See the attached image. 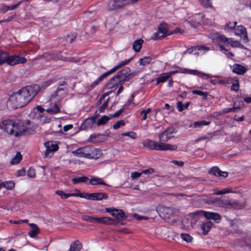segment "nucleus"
<instances>
[{
	"mask_svg": "<svg viewBox=\"0 0 251 251\" xmlns=\"http://www.w3.org/2000/svg\"><path fill=\"white\" fill-rule=\"evenodd\" d=\"M90 183L93 185L102 184L108 186V185L105 183L101 178L99 177H93L91 178L90 179Z\"/></svg>",
	"mask_w": 251,
	"mask_h": 251,
	"instance_id": "obj_35",
	"label": "nucleus"
},
{
	"mask_svg": "<svg viewBox=\"0 0 251 251\" xmlns=\"http://www.w3.org/2000/svg\"><path fill=\"white\" fill-rule=\"evenodd\" d=\"M143 145L144 147L148 148L150 150L159 151V142L156 143L153 140L146 139L143 141Z\"/></svg>",
	"mask_w": 251,
	"mask_h": 251,
	"instance_id": "obj_15",
	"label": "nucleus"
},
{
	"mask_svg": "<svg viewBox=\"0 0 251 251\" xmlns=\"http://www.w3.org/2000/svg\"><path fill=\"white\" fill-rule=\"evenodd\" d=\"M125 124V123L124 121L123 120H120L118 121L116 123H115L113 126V127L115 129H117L119 128L121 126H124Z\"/></svg>",
	"mask_w": 251,
	"mask_h": 251,
	"instance_id": "obj_60",
	"label": "nucleus"
},
{
	"mask_svg": "<svg viewBox=\"0 0 251 251\" xmlns=\"http://www.w3.org/2000/svg\"><path fill=\"white\" fill-rule=\"evenodd\" d=\"M141 174H142L141 173H139L137 172H134L131 174V177L132 179H135L136 178L140 177L141 176Z\"/></svg>",
	"mask_w": 251,
	"mask_h": 251,
	"instance_id": "obj_64",
	"label": "nucleus"
},
{
	"mask_svg": "<svg viewBox=\"0 0 251 251\" xmlns=\"http://www.w3.org/2000/svg\"><path fill=\"white\" fill-rule=\"evenodd\" d=\"M159 151H175L177 149V146L176 145L165 144L163 142H159Z\"/></svg>",
	"mask_w": 251,
	"mask_h": 251,
	"instance_id": "obj_18",
	"label": "nucleus"
},
{
	"mask_svg": "<svg viewBox=\"0 0 251 251\" xmlns=\"http://www.w3.org/2000/svg\"><path fill=\"white\" fill-rule=\"evenodd\" d=\"M47 112L50 114H54L60 111V108L57 103H54L47 109Z\"/></svg>",
	"mask_w": 251,
	"mask_h": 251,
	"instance_id": "obj_36",
	"label": "nucleus"
},
{
	"mask_svg": "<svg viewBox=\"0 0 251 251\" xmlns=\"http://www.w3.org/2000/svg\"><path fill=\"white\" fill-rule=\"evenodd\" d=\"M122 136H128L131 139H134L136 138V133L133 131L124 132L122 134Z\"/></svg>",
	"mask_w": 251,
	"mask_h": 251,
	"instance_id": "obj_56",
	"label": "nucleus"
},
{
	"mask_svg": "<svg viewBox=\"0 0 251 251\" xmlns=\"http://www.w3.org/2000/svg\"><path fill=\"white\" fill-rule=\"evenodd\" d=\"M108 196L106 193L99 192L94 193V201H100L103 199H106Z\"/></svg>",
	"mask_w": 251,
	"mask_h": 251,
	"instance_id": "obj_38",
	"label": "nucleus"
},
{
	"mask_svg": "<svg viewBox=\"0 0 251 251\" xmlns=\"http://www.w3.org/2000/svg\"><path fill=\"white\" fill-rule=\"evenodd\" d=\"M39 232L38 227H33L31 231L28 232V234L31 237H34Z\"/></svg>",
	"mask_w": 251,
	"mask_h": 251,
	"instance_id": "obj_57",
	"label": "nucleus"
},
{
	"mask_svg": "<svg viewBox=\"0 0 251 251\" xmlns=\"http://www.w3.org/2000/svg\"><path fill=\"white\" fill-rule=\"evenodd\" d=\"M89 180V178L87 176H80L76 178H73L72 179V182L73 184H77L80 182H86Z\"/></svg>",
	"mask_w": 251,
	"mask_h": 251,
	"instance_id": "obj_39",
	"label": "nucleus"
},
{
	"mask_svg": "<svg viewBox=\"0 0 251 251\" xmlns=\"http://www.w3.org/2000/svg\"><path fill=\"white\" fill-rule=\"evenodd\" d=\"M213 194L214 195H223L231 192V189L229 188H225L222 190H218L217 189L213 190Z\"/></svg>",
	"mask_w": 251,
	"mask_h": 251,
	"instance_id": "obj_41",
	"label": "nucleus"
},
{
	"mask_svg": "<svg viewBox=\"0 0 251 251\" xmlns=\"http://www.w3.org/2000/svg\"><path fill=\"white\" fill-rule=\"evenodd\" d=\"M66 90V87L57 88V89L51 95L50 99H54L57 101H60L65 96Z\"/></svg>",
	"mask_w": 251,
	"mask_h": 251,
	"instance_id": "obj_13",
	"label": "nucleus"
},
{
	"mask_svg": "<svg viewBox=\"0 0 251 251\" xmlns=\"http://www.w3.org/2000/svg\"><path fill=\"white\" fill-rule=\"evenodd\" d=\"M55 82V79L54 78H51V79H50L49 80H48L47 81H45L44 82H43L42 84H41V88L42 89H45L46 88H47L48 86H50V85H51L52 83H53Z\"/></svg>",
	"mask_w": 251,
	"mask_h": 251,
	"instance_id": "obj_47",
	"label": "nucleus"
},
{
	"mask_svg": "<svg viewBox=\"0 0 251 251\" xmlns=\"http://www.w3.org/2000/svg\"><path fill=\"white\" fill-rule=\"evenodd\" d=\"M117 21L112 18H110L107 20L106 25V27L110 31L114 30L117 27Z\"/></svg>",
	"mask_w": 251,
	"mask_h": 251,
	"instance_id": "obj_22",
	"label": "nucleus"
},
{
	"mask_svg": "<svg viewBox=\"0 0 251 251\" xmlns=\"http://www.w3.org/2000/svg\"><path fill=\"white\" fill-rule=\"evenodd\" d=\"M232 71L239 75H243L246 72V68L239 64H234L233 66Z\"/></svg>",
	"mask_w": 251,
	"mask_h": 251,
	"instance_id": "obj_26",
	"label": "nucleus"
},
{
	"mask_svg": "<svg viewBox=\"0 0 251 251\" xmlns=\"http://www.w3.org/2000/svg\"><path fill=\"white\" fill-rule=\"evenodd\" d=\"M130 70L128 67L124 68L116 75L119 78L121 82L128 81L130 78H131V77L134 76L132 74H129Z\"/></svg>",
	"mask_w": 251,
	"mask_h": 251,
	"instance_id": "obj_10",
	"label": "nucleus"
},
{
	"mask_svg": "<svg viewBox=\"0 0 251 251\" xmlns=\"http://www.w3.org/2000/svg\"><path fill=\"white\" fill-rule=\"evenodd\" d=\"M22 158V155L20 154L19 152H17L15 156L14 157V158H12V159L10 161V163L11 165L17 164L21 161Z\"/></svg>",
	"mask_w": 251,
	"mask_h": 251,
	"instance_id": "obj_40",
	"label": "nucleus"
},
{
	"mask_svg": "<svg viewBox=\"0 0 251 251\" xmlns=\"http://www.w3.org/2000/svg\"><path fill=\"white\" fill-rule=\"evenodd\" d=\"M237 22H228L226 24L225 26V30L230 32L233 30L236 25Z\"/></svg>",
	"mask_w": 251,
	"mask_h": 251,
	"instance_id": "obj_42",
	"label": "nucleus"
},
{
	"mask_svg": "<svg viewBox=\"0 0 251 251\" xmlns=\"http://www.w3.org/2000/svg\"><path fill=\"white\" fill-rule=\"evenodd\" d=\"M158 30L162 34V36H164L165 37L170 34L168 33V30L167 24L164 22H162L159 24L158 26Z\"/></svg>",
	"mask_w": 251,
	"mask_h": 251,
	"instance_id": "obj_23",
	"label": "nucleus"
},
{
	"mask_svg": "<svg viewBox=\"0 0 251 251\" xmlns=\"http://www.w3.org/2000/svg\"><path fill=\"white\" fill-rule=\"evenodd\" d=\"M122 82L119 78L116 76H114L110 79L109 82L106 85V89H112L116 88L119 84Z\"/></svg>",
	"mask_w": 251,
	"mask_h": 251,
	"instance_id": "obj_17",
	"label": "nucleus"
},
{
	"mask_svg": "<svg viewBox=\"0 0 251 251\" xmlns=\"http://www.w3.org/2000/svg\"><path fill=\"white\" fill-rule=\"evenodd\" d=\"M116 1L118 8L129 4V1L127 0H116Z\"/></svg>",
	"mask_w": 251,
	"mask_h": 251,
	"instance_id": "obj_52",
	"label": "nucleus"
},
{
	"mask_svg": "<svg viewBox=\"0 0 251 251\" xmlns=\"http://www.w3.org/2000/svg\"><path fill=\"white\" fill-rule=\"evenodd\" d=\"M239 109V107L238 106H237V107L234 106L231 108H225L222 110L221 113L225 114V113H229V112H234V111H235V110L236 109Z\"/></svg>",
	"mask_w": 251,
	"mask_h": 251,
	"instance_id": "obj_58",
	"label": "nucleus"
},
{
	"mask_svg": "<svg viewBox=\"0 0 251 251\" xmlns=\"http://www.w3.org/2000/svg\"><path fill=\"white\" fill-rule=\"evenodd\" d=\"M130 59H126L125 60H123L120 62H119L116 66H115L114 68H113L112 69H111L109 71L107 72L110 75L114 72H115L116 70H117L120 68L127 64L130 61Z\"/></svg>",
	"mask_w": 251,
	"mask_h": 251,
	"instance_id": "obj_25",
	"label": "nucleus"
},
{
	"mask_svg": "<svg viewBox=\"0 0 251 251\" xmlns=\"http://www.w3.org/2000/svg\"><path fill=\"white\" fill-rule=\"evenodd\" d=\"M171 77L168 72L162 73L156 78L157 84L163 83Z\"/></svg>",
	"mask_w": 251,
	"mask_h": 251,
	"instance_id": "obj_27",
	"label": "nucleus"
},
{
	"mask_svg": "<svg viewBox=\"0 0 251 251\" xmlns=\"http://www.w3.org/2000/svg\"><path fill=\"white\" fill-rule=\"evenodd\" d=\"M143 43L144 41L141 38L135 40L132 45V48L133 50L136 52H139L141 49Z\"/></svg>",
	"mask_w": 251,
	"mask_h": 251,
	"instance_id": "obj_30",
	"label": "nucleus"
},
{
	"mask_svg": "<svg viewBox=\"0 0 251 251\" xmlns=\"http://www.w3.org/2000/svg\"><path fill=\"white\" fill-rule=\"evenodd\" d=\"M228 208L236 209H242L245 207L244 202H240L239 201H229Z\"/></svg>",
	"mask_w": 251,
	"mask_h": 251,
	"instance_id": "obj_21",
	"label": "nucleus"
},
{
	"mask_svg": "<svg viewBox=\"0 0 251 251\" xmlns=\"http://www.w3.org/2000/svg\"><path fill=\"white\" fill-rule=\"evenodd\" d=\"M200 4L204 8H207L212 6L210 0H199Z\"/></svg>",
	"mask_w": 251,
	"mask_h": 251,
	"instance_id": "obj_45",
	"label": "nucleus"
},
{
	"mask_svg": "<svg viewBox=\"0 0 251 251\" xmlns=\"http://www.w3.org/2000/svg\"><path fill=\"white\" fill-rule=\"evenodd\" d=\"M110 118L107 116H103L97 121V125L98 126L103 125L106 124Z\"/></svg>",
	"mask_w": 251,
	"mask_h": 251,
	"instance_id": "obj_46",
	"label": "nucleus"
},
{
	"mask_svg": "<svg viewBox=\"0 0 251 251\" xmlns=\"http://www.w3.org/2000/svg\"><path fill=\"white\" fill-rule=\"evenodd\" d=\"M211 38L213 42L219 44V45L224 43L227 46L229 45L233 48L245 49V46L242 45L239 41L234 40L231 38H227L224 35H220L218 33L214 34Z\"/></svg>",
	"mask_w": 251,
	"mask_h": 251,
	"instance_id": "obj_5",
	"label": "nucleus"
},
{
	"mask_svg": "<svg viewBox=\"0 0 251 251\" xmlns=\"http://www.w3.org/2000/svg\"><path fill=\"white\" fill-rule=\"evenodd\" d=\"M156 211L159 216L164 219L169 218L172 214V210L169 207L163 205L158 206Z\"/></svg>",
	"mask_w": 251,
	"mask_h": 251,
	"instance_id": "obj_12",
	"label": "nucleus"
},
{
	"mask_svg": "<svg viewBox=\"0 0 251 251\" xmlns=\"http://www.w3.org/2000/svg\"><path fill=\"white\" fill-rule=\"evenodd\" d=\"M1 188L4 187L7 189L11 190L14 186L15 184L13 181H7L5 182H0Z\"/></svg>",
	"mask_w": 251,
	"mask_h": 251,
	"instance_id": "obj_34",
	"label": "nucleus"
},
{
	"mask_svg": "<svg viewBox=\"0 0 251 251\" xmlns=\"http://www.w3.org/2000/svg\"><path fill=\"white\" fill-rule=\"evenodd\" d=\"M0 128L10 135L18 137L24 135L27 129L24 122L19 120H5L0 125Z\"/></svg>",
	"mask_w": 251,
	"mask_h": 251,
	"instance_id": "obj_2",
	"label": "nucleus"
},
{
	"mask_svg": "<svg viewBox=\"0 0 251 251\" xmlns=\"http://www.w3.org/2000/svg\"><path fill=\"white\" fill-rule=\"evenodd\" d=\"M192 51L194 50H199L200 51V53H204V52L209 50H213L214 48L213 47H207L204 45H201V46H197L193 47L192 49Z\"/></svg>",
	"mask_w": 251,
	"mask_h": 251,
	"instance_id": "obj_24",
	"label": "nucleus"
},
{
	"mask_svg": "<svg viewBox=\"0 0 251 251\" xmlns=\"http://www.w3.org/2000/svg\"><path fill=\"white\" fill-rule=\"evenodd\" d=\"M151 61V58L150 56H146L143 58H140L139 60V64L141 65H145L149 64Z\"/></svg>",
	"mask_w": 251,
	"mask_h": 251,
	"instance_id": "obj_44",
	"label": "nucleus"
},
{
	"mask_svg": "<svg viewBox=\"0 0 251 251\" xmlns=\"http://www.w3.org/2000/svg\"><path fill=\"white\" fill-rule=\"evenodd\" d=\"M112 216L117 219H122L125 217V213L122 210L115 209L112 213Z\"/></svg>",
	"mask_w": 251,
	"mask_h": 251,
	"instance_id": "obj_37",
	"label": "nucleus"
},
{
	"mask_svg": "<svg viewBox=\"0 0 251 251\" xmlns=\"http://www.w3.org/2000/svg\"><path fill=\"white\" fill-rule=\"evenodd\" d=\"M46 148L44 153V157L46 158L50 157L52 153L58 150V146L53 141H49L45 143Z\"/></svg>",
	"mask_w": 251,
	"mask_h": 251,
	"instance_id": "obj_8",
	"label": "nucleus"
},
{
	"mask_svg": "<svg viewBox=\"0 0 251 251\" xmlns=\"http://www.w3.org/2000/svg\"><path fill=\"white\" fill-rule=\"evenodd\" d=\"M219 47L221 50H225L227 52L226 53H225V54L228 56L232 57L234 56V54L232 52L228 51V50L226 49L222 45H219Z\"/></svg>",
	"mask_w": 251,
	"mask_h": 251,
	"instance_id": "obj_61",
	"label": "nucleus"
},
{
	"mask_svg": "<svg viewBox=\"0 0 251 251\" xmlns=\"http://www.w3.org/2000/svg\"><path fill=\"white\" fill-rule=\"evenodd\" d=\"M209 173L216 176L222 177L223 178H226L228 176V173L226 172H223L221 171L218 167H213L209 171Z\"/></svg>",
	"mask_w": 251,
	"mask_h": 251,
	"instance_id": "obj_16",
	"label": "nucleus"
},
{
	"mask_svg": "<svg viewBox=\"0 0 251 251\" xmlns=\"http://www.w3.org/2000/svg\"><path fill=\"white\" fill-rule=\"evenodd\" d=\"M229 201H224L220 198H216V201L215 204L219 207H224L225 208H228Z\"/></svg>",
	"mask_w": 251,
	"mask_h": 251,
	"instance_id": "obj_32",
	"label": "nucleus"
},
{
	"mask_svg": "<svg viewBox=\"0 0 251 251\" xmlns=\"http://www.w3.org/2000/svg\"><path fill=\"white\" fill-rule=\"evenodd\" d=\"M165 36H162V34L160 33L158 30H157V32L153 33L151 38L153 40H157L162 39Z\"/></svg>",
	"mask_w": 251,
	"mask_h": 251,
	"instance_id": "obj_51",
	"label": "nucleus"
},
{
	"mask_svg": "<svg viewBox=\"0 0 251 251\" xmlns=\"http://www.w3.org/2000/svg\"><path fill=\"white\" fill-rule=\"evenodd\" d=\"M216 197H206L202 199L203 201L209 204H215Z\"/></svg>",
	"mask_w": 251,
	"mask_h": 251,
	"instance_id": "obj_48",
	"label": "nucleus"
},
{
	"mask_svg": "<svg viewBox=\"0 0 251 251\" xmlns=\"http://www.w3.org/2000/svg\"><path fill=\"white\" fill-rule=\"evenodd\" d=\"M82 219L86 222H88L91 223H102L105 224H110L112 223L113 220L110 217H103L100 218H95L88 215H83L82 217Z\"/></svg>",
	"mask_w": 251,
	"mask_h": 251,
	"instance_id": "obj_6",
	"label": "nucleus"
},
{
	"mask_svg": "<svg viewBox=\"0 0 251 251\" xmlns=\"http://www.w3.org/2000/svg\"><path fill=\"white\" fill-rule=\"evenodd\" d=\"M203 18V16L202 14H201V13L196 14L194 16V17L193 19V20H194L193 22H194V24H192V23H190V25L194 28L196 27L197 25H199L202 21Z\"/></svg>",
	"mask_w": 251,
	"mask_h": 251,
	"instance_id": "obj_28",
	"label": "nucleus"
},
{
	"mask_svg": "<svg viewBox=\"0 0 251 251\" xmlns=\"http://www.w3.org/2000/svg\"><path fill=\"white\" fill-rule=\"evenodd\" d=\"M154 172V170L153 169L151 168H148L146 170H143L142 171L141 173L146 174V175H149L152 174Z\"/></svg>",
	"mask_w": 251,
	"mask_h": 251,
	"instance_id": "obj_63",
	"label": "nucleus"
},
{
	"mask_svg": "<svg viewBox=\"0 0 251 251\" xmlns=\"http://www.w3.org/2000/svg\"><path fill=\"white\" fill-rule=\"evenodd\" d=\"M26 62V59L24 57H20L18 55H9L7 52L0 50V65L7 63L13 66L16 64H24Z\"/></svg>",
	"mask_w": 251,
	"mask_h": 251,
	"instance_id": "obj_4",
	"label": "nucleus"
},
{
	"mask_svg": "<svg viewBox=\"0 0 251 251\" xmlns=\"http://www.w3.org/2000/svg\"><path fill=\"white\" fill-rule=\"evenodd\" d=\"M27 175L28 176L31 178H34L36 176V171L35 170L31 167L29 168L27 172Z\"/></svg>",
	"mask_w": 251,
	"mask_h": 251,
	"instance_id": "obj_55",
	"label": "nucleus"
},
{
	"mask_svg": "<svg viewBox=\"0 0 251 251\" xmlns=\"http://www.w3.org/2000/svg\"><path fill=\"white\" fill-rule=\"evenodd\" d=\"M245 248L248 251H251V238L246 240Z\"/></svg>",
	"mask_w": 251,
	"mask_h": 251,
	"instance_id": "obj_62",
	"label": "nucleus"
},
{
	"mask_svg": "<svg viewBox=\"0 0 251 251\" xmlns=\"http://www.w3.org/2000/svg\"><path fill=\"white\" fill-rule=\"evenodd\" d=\"M107 6L110 10H114L118 8L116 0H109Z\"/></svg>",
	"mask_w": 251,
	"mask_h": 251,
	"instance_id": "obj_43",
	"label": "nucleus"
},
{
	"mask_svg": "<svg viewBox=\"0 0 251 251\" xmlns=\"http://www.w3.org/2000/svg\"><path fill=\"white\" fill-rule=\"evenodd\" d=\"M55 194L59 196L61 199H65L70 197H75L76 193H66L61 190H57L55 191Z\"/></svg>",
	"mask_w": 251,
	"mask_h": 251,
	"instance_id": "obj_33",
	"label": "nucleus"
},
{
	"mask_svg": "<svg viewBox=\"0 0 251 251\" xmlns=\"http://www.w3.org/2000/svg\"><path fill=\"white\" fill-rule=\"evenodd\" d=\"M95 123V120L94 118H88L87 119L84 123L85 126L91 127L93 124Z\"/></svg>",
	"mask_w": 251,
	"mask_h": 251,
	"instance_id": "obj_59",
	"label": "nucleus"
},
{
	"mask_svg": "<svg viewBox=\"0 0 251 251\" xmlns=\"http://www.w3.org/2000/svg\"><path fill=\"white\" fill-rule=\"evenodd\" d=\"M180 236L183 240L187 243L191 242L193 239L192 237L187 233H182Z\"/></svg>",
	"mask_w": 251,
	"mask_h": 251,
	"instance_id": "obj_49",
	"label": "nucleus"
},
{
	"mask_svg": "<svg viewBox=\"0 0 251 251\" xmlns=\"http://www.w3.org/2000/svg\"><path fill=\"white\" fill-rule=\"evenodd\" d=\"M193 94H196L202 96L203 98L206 99L207 97L208 93L206 92H202L199 90H193L192 91Z\"/></svg>",
	"mask_w": 251,
	"mask_h": 251,
	"instance_id": "obj_54",
	"label": "nucleus"
},
{
	"mask_svg": "<svg viewBox=\"0 0 251 251\" xmlns=\"http://www.w3.org/2000/svg\"><path fill=\"white\" fill-rule=\"evenodd\" d=\"M39 90V87L36 85L22 88L10 97L8 103L14 109L22 107L36 96Z\"/></svg>",
	"mask_w": 251,
	"mask_h": 251,
	"instance_id": "obj_1",
	"label": "nucleus"
},
{
	"mask_svg": "<svg viewBox=\"0 0 251 251\" xmlns=\"http://www.w3.org/2000/svg\"><path fill=\"white\" fill-rule=\"evenodd\" d=\"M210 124L209 122H207L205 121H198L195 122L194 123V127H200L202 126H207Z\"/></svg>",
	"mask_w": 251,
	"mask_h": 251,
	"instance_id": "obj_50",
	"label": "nucleus"
},
{
	"mask_svg": "<svg viewBox=\"0 0 251 251\" xmlns=\"http://www.w3.org/2000/svg\"><path fill=\"white\" fill-rule=\"evenodd\" d=\"M181 73L195 75H198L200 77L204 78V79H207L209 78L211 76L209 74H207L201 72H200L196 70H191L186 68H181Z\"/></svg>",
	"mask_w": 251,
	"mask_h": 251,
	"instance_id": "obj_11",
	"label": "nucleus"
},
{
	"mask_svg": "<svg viewBox=\"0 0 251 251\" xmlns=\"http://www.w3.org/2000/svg\"><path fill=\"white\" fill-rule=\"evenodd\" d=\"M212 223L208 220H206L201 224V228L203 235H206L212 227Z\"/></svg>",
	"mask_w": 251,
	"mask_h": 251,
	"instance_id": "obj_19",
	"label": "nucleus"
},
{
	"mask_svg": "<svg viewBox=\"0 0 251 251\" xmlns=\"http://www.w3.org/2000/svg\"><path fill=\"white\" fill-rule=\"evenodd\" d=\"M82 244L78 241H76L71 244L69 251H80L82 249Z\"/></svg>",
	"mask_w": 251,
	"mask_h": 251,
	"instance_id": "obj_31",
	"label": "nucleus"
},
{
	"mask_svg": "<svg viewBox=\"0 0 251 251\" xmlns=\"http://www.w3.org/2000/svg\"><path fill=\"white\" fill-rule=\"evenodd\" d=\"M234 34L240 36L244 43H247L249 41L247 36V32L246 28L241 25L236 26L234 30Z\"/></svg>",
	"mask_w": 251,
	"mask_h": 251,
	"instance_id": "obj_9",
	"label": "nucleus"
},
{
	"mask_svg": "<svg viewBox=\"0 0 251 251\" xmlns=\"http://www.w3.org/2000/svg\"><path fill=\"white\" fill-rule=\"evenodd\" d=\"M100 152L99 150L93 148L90 146L80 148L72 151V153L75 156L87 158H97L100 154Z\"/></svg>",
	"mask_w": 251,
	"mask_h": 251,
	"instance_id": "obj_3",
	"label": "nucleus"
},
{
	"mask_svg": "<svg viewBox=\"0 0 251 251\" xmlns=\"http://www.w3.org/2000/svg\"><path fill=\"white\" fill-rule=\"evenodd\" d=\"M200 213L207 218L206 220L212 219L216 221L217 223L221 221V216L217 213L201 211Z\"/></svg>",
	"mask_w": 251,
	"mask_h": 251,
	"instance_id": "obj_14",
	"label": "nucleus"
},
{
	"mask_svg": "<svg viewBox=\"0 0 251 251\" xmlns=\"http://www.w3.org/2000/svg\"><path fill=\"white\" fill-rule=\"evenodd\" d=\"M109 74L108 72H106L103 74L101 76L97 78L95 81H94L90 86H88V90H91L94 89L96 86H97L100 81H101L104 78H106Z\"/></svg>",
	"mask_w": 251,
	"mask_h": 251,
	"instance_id": "obj_20",
	"label": "nucleus"
},
{
	"mask_svg": "<svg viewBox=\"0 0 251 251\" xmlns=\"http://www.w3.org/2000/svg\"><path fill=\"white\" fill-rule=\"evenodd\" d=\"M77 192L76 193L75 197H79L80 198H84L87 200H93L94 198V193H81L78 190H76Z\"/></svg>",
	"mask_w": 251,
	"mask_h": 251,
	"instance_id": "obj_29",
	"label": "nucleus"
},
{
	"mask_svg": "<svg viewBox=\"0 0 251 251\" xmlns=\"http://www.w3.org/2000/svg\"><path fill=\"white\" fill-rule=\"evenodd\" d=\"M151 111V109L150 108L147 109L146 110H142L140 112V114L143 115V117L141 119V120H146L147 118V114L149 113Z\"/></svg>",
	"mask_w": 251,
	"mask_h": 251,
	"instance_id": "obj_53",
	"label": "nucleus"
},
{
	"mask_svg": "<svg viewBox=\"0 0 251 251\" xmlns=\"http://www.w3.org/2000/svg\"><path fill=\"white\" fill-rule=\"evenodd\" d=\"M175 132L176 130L174 127H169L167 128L165 131L159 134L158 138L160 142H167L173 137V134Z\"/></svg>",
	"mask_w": 251,
	"mask_h": 251,
	"instance_id": "obj_7",
	"label": "nucleus"
}]
</instances>
